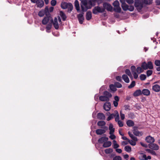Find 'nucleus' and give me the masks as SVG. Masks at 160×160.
I'll list each match as a JSON object with an SVG mask.
<instances>
[{"label": "nucleus", "instance_id": "54", "mask_svg": "<svg viewBox=\"0 0 160 160\" xmlns=\"http://www.w3.org/2000/svg\"><path fill=\"white\" fill-rule=\"evenodd\" d=\"M155 64L157 66H160V60H157L155 61Z\"/></svg>", "mask_w": 160, "mask_h": 160}, {"label": "nucleus", "instance_id": "38", "mask_svg": "<svg viewBox=\"0 0 160 160\" xmlns=\"http://www.w3.org/2000/svg\"><path fill=\"white\" fill-rule=\"evenodd\" d=\"M113 148L114 149H117L119 146V145L117 143L116 140H114L113 141Z\"/></svg>", "mask_w": 160, "mask_h": 160}, {"label": "nucleus", "instance_id": "31", "mask_svg": "<svg viewBox=\"0 0 160 160\" xmlns=\"http://www.w3.org/2000/svg\"><path fill=\"white\" fill-rule=\"evenodd\" d=\"M60 15L63 21L66 20L67 17L63 12L60 11Z\"/></svg>", "mask_w": 160, "mask_h": 160}, {"label": "nucleus", "instance_id": "20", "mask_svg": "<svg viewBox=\"0 0 160 160\" xmlns=\"http://www.w3.org/2000/svg\"><path fill=\"white\" fill-rule=\"evenodd\" d=\"M92 18V14L91 11H88L86 13V19L88 20H90Z\"/></svg>", "mask_w": 160, "mask_h": 160}, {"label": "nucleus", "instance_id": "3", "mask_svg": "<svg viewBox=\"0 0 160 160\" xmlns=\"http://www.w3.org/2000/svg\"><path fill=\"white\" fill-rule=\"evenodd\" d=\"M105 12V9L102 7L99 6H95L92 9V12L94 14H97L98 13H101Z\"/></svg>", "mask_w": 160, "mask_h": 160}, {"label": "nucleus", "instance_id": "2", "mask_svg": "<svg viewBox=\"0 0 160 160\" xmlns=\"http://www.w3.org/2000/svg\"><path fill=\"white\" fill-rule=\"evenodd\" d=\"M81 1L80 3L81 7L82 10L83 12L86 11L88 9L91 8V6H88L87 2L86 0H79Z\"/></svg>", "mask_w": 160, "mask_h": 160}, {"label": "nucleus", "instance_id": "32", "mask_svg": "<svg viewBox=\"0 0 160 160\" xmlns=\"http://www.w3.org/2000/svg\"><path fill=\"white\" fill-rule=\"evenodd\" d=\"M121 7L124 11H126L128 9V6L126 3H125L123 4H122Z\"/></svg>", "mask_w": 160, "mask_h": 160}, {"label": "nucleus", "instance_id": "14", "mask_svg": "<svg viewBox=\"0 0 160 160\" xmlns=\"http://www.w3.org/2000/svg\"><path fill=\"white\" fill-rule=\"evenodd\" d=\"M152 90L156 92H158L160 91V86L158 84H155L152 87Z\"/></svg>", "mask_w": 160, "mask_h": 160}, {"label": "nucleus", "instance_id": "26", "mask_svg": "<svg viewBox=\"0 0 160 160\" xmlns=\"http://www.w3.org/2000/svg\"><path fill=\"white\" fill-rule=\"evenodd\" d=\"M110 130L109 134L113 133L114 132L115 129L113 128V125L112 124L110 123L109 127Z\"/></svg>", "mask_w": 160, "mask_h": 160}, {"label": "nucleus", "instance_id": "64", "mask_svg": "<svg viewBox=\"0 0 160 160\" xmlns=\"http://www.w3.org/2000/svg\"><path fill=\"white\" fill-rule=\"evenodd\" d=\"M119 97L118 96H116L114 97V99L115 100L114 101L118 102L119 101Z\"/></svg>", "mask_w": 160, "mask_h": 160}, {"label": "nucleus", "instance_id": "46", "mask_svg": "<svg viewBox=\"0 0 160 160\" xmlns=\"http://www.w3.org/2000/svg\"><path fill=\"white\" fill-rule=\"evenodd\" d=\"M128 142L132 146H135L136 144V142L133 141L132 140L128 139Z\"/></svg>", "mask_w": 160, "mask_h": 160}, {"label": "nucleus", "instance_id": "34", "mask_svg": "<svg viewBox=\"0 0 160 160\" xmlns=\"http://www.w3.org/2000/svg\"><path fill=\"white\" fill-rule=\"evenodd\" d=\"M105 122L103 121H99L97 123L98 125L100 127L104 126H105Z\"/></svg>", "mask_w": 160, "mask_h": 160}, {"label": "nucleus", "instance_id": "5", "mask_svg": "<svg viewBox=\"0 0 160 160\" xmlns=\"http://www.w3.org/2000/svg\"><path fill=\"white\" fill-rule=\"evenodd\" d=\"M103 8L105 9V11L106 9L108 11L112 12V6L109 3L107 2H104L103 4Z\"/></svg>", "mask_w": 160, "mask_h": 160}, {"label": "nucleus", "instance_id": "21", "mask_svg": "<svg viewBox=\"0 0 160 160\" xmlns=\"http://www.w3.org/2000/svg\"><path fill=\"white\" fill-rule=\"evenodd\" d=\"M97 118L100 120H104L105 117L104 114L102 113L99 112L98 114Z\"/></svg>", "mask_w": 160, "mask_h": 160}, {"label": "nucleus", "instance_id": "58", "mask_svg": "<svg viewBox=\"0 0 160 160\" xmlns=\"http://www.w3.org/2000/svg\"><path fill=\"white\" fill-rule=\"evenodd\" d=\"M118 123L120 127H122L123 126V122L120 120L118 121Z\"/></svg>", "mask_w": 160, "mask_h": 160}, {"label": "nucleus", "instance_id": "63", "mask_svg": "<svg viewBox=\"0 0 160 160\" xmlns=\"http://www.w3.org/2000/svg\"><path fill=\"white\" fill-rule=\"evenodd\" d=\"M132 74L135 79H136L138 77V75L136 72H134V73H132Z\"/></svg>", "mask_w": 160, "mask_h": 160}, {"label": "nucleus", "instance_id": "43", "mask_svg": "<svg viewBox=\"0 0 160 160\" xmlns=\"http://www.w3.org/2000/svg\"><path fill=\"white\" fill-rule=\"evenodd\" d=\"M126 73L130 77H132V75L130 70L128 69H126L125 71Z\"/></svg>", "mask_w": 160, "mask_h": 160}, {"label": "nucleus", "instance_id": "53", "mask_svg": "<svg viewBox=\"0 0 160 160\" xmlns=\"http://www.w3.org/2000/svg\"><path fill=\"white\" fill-rule=\"evenodd\" d=\"M136 68L134 66H132L131 67V72L132 73H134V72H136L135 71L136 70Z\"/></svg>", "mask_w": 160, "mask_h": 160}, {"label": "nucleus", "instance_id": "44", "mask_svg": "<svg viewBox=\"0 0 160 160\" xmlns=\"http://www.w3.org/2000/svg\"><path fill=\"white\" fill-rule=\"evenodd\" d=\"M137 73L138 74H140L142 72V68L140 67H138L136 69Z\"/></svg>", "mask_w": 160, "mask_h": 160}, {"label": "nucleus", "instance_id": "55", "mask_svg": "<svg viewBox=\"0 0 160 160\" xmlns=\"http://www.w3.org/2000/svg\"><path fill=\"white\" fill-rule=\"evenodd\" d=\"M71 5H72V8H69V7L68 5L67 6L68 7L67 8L68 9V12H70L72 11L73 8V6L72 4L71 3Z\"/></svg>", "mask_w": 160, "mask_h": 160}, {"label": "nucleus", "instance_id": "17", "mask_svg": "<svg viewBox=\"0 0 160 160\" xmlns=\"http://www.w3.org/2000/svg\"><path fill=\"white\" fill-rule=\"evenodd\" d=\"M108 140V138L106 137H102L99 138L98 140V142L100 143H102L105 141H107Z\"/></svg>", "mask_w": 160, "mask_h": 160}, {"label": "nucleus", "instance_id": "60", "mask_svg": "<svg viewBox=\"0 0 160 160\" xmlns=\"http://www.w3.org/2000/svg\"><path fill=\"white\" fill-rule=\"evenodd\" d=\"M110 134V135L109 136V138L110 139H111L112 140H113V139H114L115 138L116 136L115 135H114L113 134V133H112L111 134Z\"/></svg>", "mask_w": 160, "mask_h": 160}, {"label": "nucleus", "instance_id": "12", "mask_svg": "<svg viewBox=\"0 0 160 160\" xmlns=\"http://www.w3.org/2000/svg\"><path fill=\"white\" fill-rule=\"evenodd\" d=\"M104 109L106 111H109L111 109V103L109 102H105L103 105Z\"/></svg>", "mask_w": 160, "mask_h": 160}, {"label": "nucleus", "instance_id": "40", "mask_svg": "<svg viewBox=\"0 0 160 160\" xmlns=\"http://www.w3.org/2000/svg\"><path fill=\"white\" fill-rule=\"evenodd\" d=\"M147 63L146 62H144L142 63L141 67L144 70H147Z\"/></svg>", "mask_w": 160, "mask_h": 160}, {"label": "nucleus", "instance_id": "45", "mask_svg": "<svg viewBox=\"0 0 160 160\" xmlns=\"http://www.w3.org/2000/svg\"><path fill=\"white\" fill-rule=\"evenodd\" d=\"M135 85V81H132L131 84L128 86L129 88H133Z\"/></svg>", "mask_w": 160, "mask_h": 160}, {"label": "nucleus", "instance_id": "27", "mask_svg": "<svg viewBox=\"0 0 160 160\" xmlns=\"http://www.w3.org/2000/svg\"><path fill=\"white\" fill-rule=\"evenodd\" d=\"M147 69H152L153 68V65L152 62L151 61L148 62L147 63Z\"/></svg>", "mask_w": 160, "mask_h": 160}, {"label": "nucleus", "instance_id": "4", "mask_svg": "<svg viewBox=\"0 0 160 160\" xmlns=\"http://www.w3.org/2000/svg\"><path fill=\"white\" fill-rule=\"evenodd\" d=\"M53 19L50 16H46L45 17L42 21V23L43 25H46L50 22H52Z\"/></svg>", "mask_w": 160, "mask_h": 160}, {"label": "nucleus", "instance_id": "10", "mask_svg": "<svg viewBox=\"0 0 160 160\" xmlns=\"http://www.w3.org/2000/svg\"><path fill=\"white\" fill-rule=\"evenodd\" d=\"M84 13H79L77 16V18L80 24H82L84 20V17L83 16Z\"/></svg>", "mask_w": 160, "mask_h": 160}, {"label": "nucleus", "instance_id": "29", "mask_svg": "<svg viewBox=\"0 0 160 160\" xmlns=\"http://www.w3.org/2000/svg\"><path fill=\"white\" fill-rule=\"evenodd\" d=\"M127 125L129 127L133 126L134 123L133 121L132 120H128L126 122Z\"/></svg>", "mask_w": 160, "mask_h": 160}, {"label": "nucleus", "instance_id": "1", "mask_svg": "<svg viewBox=\"0 0 160 160\" xmlns=\"http://www.w3.org/2000/svg\"><path fill=\"white\" fill-rule=\"evenodd\" d=\"M152 2H148V0H135L134 6L138 12H140L143 8V4H150Z\"/></svg>", "mask_w": 160, "mask_h": 160}, {"label": "nucleus", "instance_id": "24", "mask_svg": "<svg viewBox=\"0 0 160 160\" xmlns=\"http://www.w3.org/2000/svg\"><path fill=\"white\" fill-rule=\"evenodd\" d=\"M111 144L112 142L111 141H107L104 142L102 146L104 148H106L110 147Z\"/></svg>", "mask_w": 160, "mask_h": 160}, {"label": "nucleus", "instance_id": "25", "mask_svg": "<svg viewBox=\"0 0 160 160\" xmlns=\"http://www.w3.org/2000/svg\"><path fill=\"white\" fill-rule=\"evenodd\" d=\"M99 100L102 102L106 101L107 102L109 101V100L108 99V98H107V97H105L104 95L103 96H99Z\"/></svg>", "mask_w": 160, "mask_h": 160}, {"label": "nucleus", "instance_id": "62", "mask_svg": "<svg viewBox=\"0 0 160 160\" xmlns=\"http://www.w3.org/2000/svg\"><path fill=\"white\" fill-rule=\"evenodd\" d=\"M116 79L119 82L122 81L121 77L120 76H118L116 77Z\"/></svg>", "mask_w": 160, "mask_h": 160}, {"label": "nucleus", "instance_id": "28", "mask_svg": "<svg viewBox=\"0 0 160 160\" xmlns=\"http://www.w3.org/2000/svg\"><path fill=\"white\" fill-rule=\"evenodd\" d=\"M52 22H50L47 24L46 27V31L47 32H50V30L52 28Z\"/></svg>", "mask_w": 160, "mask_h": 160}, {"label": "nucleus", "instance_id": "59", "mask_svg": "<svg viewBox=\"0 0 160 160\" xmlns=\"http://www.w3.org/2000/svg\"><path fill=\"white\" fill-rule=\"evenodd\" d=\"M120 115L121 119L122 120H123L125 118V115L124 114L122 113L121 111L120 112Z\"/></svg>", "mask_w": 160, "mask_h": 160}, {"label": "nucleus", "instance_id": "50", "mask_svg": "<svg viewBox=\"0 0 160 160\" xmlns=\"http://www.w3.org/2000/svg\"><path fill=\"white\" fill-rule=\"evenodd\" d=\"M114 114L112 113L111 114L107 119V120L108 121L110 120L111 119L113 118L114 117Z\"/></svg>", "mask_w": 160, "mask_h": 160}, {"label": "nucleus", "instance_id": "47", "mask_svg": "<svg viewBox=\"0 0 160 160\" xmlns=\"http://www.w3.org/2000/svg\"><path fill=\"white\" fill-rule=\"evenodd\" d=\"M140 78L141 80H144L146 78V76L145 74H142L140 76Z\"/></svg>", "mask_w": 160, "mask_h": 160}, {"label": "nucleus", "instance_id": "61", "mask_svg": "<svg viewBox=\"0 0 160 160\" xmlns=\"http://www.w3.org/2000/svg\"><path fill=\"white\" fill-rule=\"evenodd\" d=\"M126 1L128 4H130L133 3L134 1L133 0H125Z\"/></svg>", "mask_w": 160, "mask_h": 160}, {"label": "nucleus", "instance_id": "57", "mask_svg": "<svg viewBox=\"0 0 160 160\" xmlns=\"http://www.w3.org/2000/svg\"><path fill=\"white\" fill-rule=\"evenodd\" d=\"M57 3V1L56 0H52L51 2V4L52 6H55Z\"/></svg>", "mask_w": 160, "mask_h": 160}, {"label": "nucleus", "instance_id": "56", "mask_svg": "<svg viewBox=\"0 0 160 160\" xmlns=\"http://www.w3.org/2000/svg\"><path fill=\"white\" fill-rule=\"evenodd\" d=\"M134 8L133 6L131 5L130 6H128V10L129 11L132 12L134 10Z\"/></svg>", "mask_w": 160, "mask_h": 160}, {"label": "nucleus", "instance_id": "22", "mask_svg": "<svg viewBox=\"0 0 160 160\" xmlns=\"http://www.w3.org/2000/svg\"><path fill=\"white\" fill-rule=\"evenodd\" d=\"M74 6L78 12H79L80 11V6L79 2L78 0H75L74 2Z\"/></svg>", "mask_w": 160, "mask_h": 160}, {"label": "nucleus", "instance_id": "7", "mask_svg": "<svg viewBox=\"0 0 160 160\" xmlns=\"http://www.w3.org/2000/svg\"><path fill=\"white\" fill-rule=\"evenodd\" d=\"M103 128L104 129H97L96 130L95 132L97 135H101L104 133L106 132V130H107L108 128L107 127L105 126Z\"/></svg>", "mask_w": 160, "mask_h": 160}, {"label": "nucleus", "instance_id": "8", "mask_svg": "<svg viewBox=\"0 0 160 160\" xmlns=\"http://www.w3.org/2000/svg\"><path fill=\"white\" fill-rule=\"evenodd\" d=\"M149 147L151 149L154 150H157L159 149V146L156 144L153 143L149 144L148 145Z\"/></svg>", "mask_w": 160, "mask_h": 160}, {"label": "nucleus", "instance_id": "13", "mask_svg": "<svg viewBox=\"0 0 160 160\" xmlns=\"http://www.w3.org/2000/svg\"><path fill=\"white\" fill-rule=\"evenodd\" d=\"M136 127H134V129L133 130V134L136 136H141L142 135V133L141 132H139L138 131L136 130L135 128Z\"/></svg>", "mask_w": 160, "mask_h": 160}, {"label": "nucleus", "instance_id": "42", "mask_svg": "<svg viewBox=\"0 0 160 160\" xmlns=\"http://www.w3.org/2000/svg\"><path fill=\"white\" fill-rule=\"evenodd\" d=\"M114 85H115L116 88H119L122 87V84L119 82H115L114 83Z\"/></svg>", "mask_w": 160, "mask_h": 160}, {"label": "nucleus", "instance_id": "9", "mask_svg": "<svg viewBox=\"0 0 160 160\" xmlns=\"http://www.w3.org/2000/svg\"><path fill=\"white\" fill-rule=\"evenodd\" d=\"M68 5L70 8H72V5H71L70 2H63L61 3V7L62 9H66L67 8V6Z\"/></svg>", "mask_w": 160, "mask_h": 160}, {"label": "nucleus", "instance_id": "15", "mask_svg": "<svg viewBox=\"0 0 160 160\" xmlns=\"http://www.w3.org/2000/svg\"><path fill=\"white\" fill-rule=\"evenodd\" d=\"M52 23L53 26L56 29H58L59 28V25L58 22V19L56 17H55L54 21H53Z\"/></svg>", "mask_w": 160, "mask_h": 160}, {"label": "nucleus", "instance_id": "18", "mask_svg": "<svg viewBox=\"0 0 160 160\" xmlns=\"http://www.w3.org/2000/svg\"><path fill=\"white\" fill-rule=\"evenodd\" d=\"M142 95V91L140 89L136 90L133 93V95L134 97H137Z\"/></svg>", "mask_w": 160, "mask_h": 160}, {"label": "nucleus", "instance_id": "48", "mask_svg": "<svg viewBox=\"0 0 160 160\" xmlns=\"http://www.w3.org/2000/svg\"><path fill=\"white\" fill-rule=\"evenodd\" d=\"M45 14V12H44L43 10H41V11H40L39 12L38 14L39 16L40 17H43V16H44V15Z\"/></svg>", "mask_w": 160, "mask_h": 160}, {"label": "nucleus", "instance_id": "52", "mask_svg": "<svg viewBox=\"0 0 160 160\" xmlns=\"http://www.w3.org/2000/svg\"><path fill=\"white\" fill-rule=\"evenodd\" d=\"M152 70H148L146 72L147 75L148 77L151 76L152 73Z\"/></svg>", "mask_w": 160, "mask_h": 160}, {"label": "nucleus", "instance_id": "41", "mask_svg": "<svg viewBox=\"0 0 160 160\" xmlns=\"http://www.w3.org/2000/svg\"><path fill=\"white\" fill-rule=\"evenodd\" d=\"M44 12H45V14L46 16H50L48 8L47 6L45 7L44 10Z\"/></svg>", "mask_w": 160, "mask_h": 160}, {"label": "nucleus", "instance_id": "6", "mask_svg": "<svg viewBox=\"0 0 160 160\" xmlns=\"http://www.w3.org/2000/svg\"><path fill=\"white\" fill-rule=\"evenodd\" d=\"M138 158L141 160H150L151 158L150 156H148V157H147L146 154L141 153H140V155Z\"/></svg>", "mask_w": 160, "mask_h": 160}, {"label": "nucleus", "instance_id": "39", "mask_svg": "<svg viewBox=\"0 0 160 160\" xmlns=\"http://www.w3.org/2000/svg\"><path fill=\"white\" fill-rule=\"evenodd\" d=\"M124 150L127 152H130L131 151V147L129 146H126L124 148Z\"/></svg>", "mask_w": 160, "mask_h": 160}, {"label": "nucleus", "instance_id": "33", "mask_svg": "<svg viewBox=\"0 0 160 160\" xmlns=\"http://www.w3.org/2000/svg\"><path fill=\"white\" fill-rule=\"evenodd\" d=\"M113 10L116 12L120 13L121 12V9L120 6L115 7Z\"/></svg>", "mask_w": 160, "mask_h": 160}, {"label": "nucleus", "instance_id": "16", "mask_svg": "<svg viewBox=\"0 0 160 160\" xmlns=\"http://www.w3.org/2000/svg\"><path fill=\"white\" fill-rule=\"evenodd\" d=\"M142 94L145 96H148L150 95V92L148 89H143L142 91Z\"/></svg>", "mask_w": 160, "mask_h": 160}, {"label": "nucleus", "instance_id": "51", "mask_svg": "<svg viewBox=\"0 0 160 160\" xmlns=\"http://www.w3.org/2000/svg\"><path fill=\"white\" fill-rule=\"evenodd\" d=\"M122 158L119 156H116L113 158V160H122Z\"/></svg>", "mask_w": 160, "mask_h": 160}, {"label": "nucleus", "instance_id": "19", "mask_svg": "<svg viewBox=\"0 0 160 160\" xmlns=\"http://www.w3.org/2000/svg\"><path fill=\"white\" fill-rule=\"evenodd\" d=\"M36 3L38 7L41 8L43 6L44 2L43 0H38Z\"/></svg>", "mask_w": 160, "mask_h": 160}, {"label": "nucleus", "instance_id": "23", "mask_svg": "<svg viewBox=\"0 0 160 160\" xmlns=\"http://www.w3.org/2000/svg\"><path fill=\"white\" fill-rule=\"evenodd\" d=\"M103 95L108 98V99L109 101V98L112 97V95L111 93L107 91H105L103 93Z\"/></svg>", "mask_w": 160, "mask_h": 160}, {"label": "nucleus", "instance_id": "37", "mask_svg": "<svg viewBox=\"0 0 160 160\" xmlns=\"http://www.w3.org/2000/svg\"><path fill=\"white\" fill-rule=\"evenodd\" d=\"M97 1V0H90L89 1L90 6L92 7V6H95V3Z\"/></svg>", "mask_w": 160, "mask_h": 160}, {"label": "nucleus", "instance_id": "11", "mask_svg": "<svg viewBox=\"0 0 160 160\" xmlns=\"http://www.w3.org/2000/svg\"><path fill=\"white\" fill-rule=\"evenodd\" d=\"M145 141L151 144L154 142L155 139L149 136L146 138Z\"/></svg>", "mask_w": 160, "mask_h": 160}, {"label": "nucleus", "instance_id": "36", "mask_svg": "<svg viewBox=\"0 0 160 160\" xmlns=\"http://www.w3.org/2000/svg\"><path fill=\"white\" fill-rule=\"evenodd\" d=\"M113 151V150L111 148L107 149L104 150L105 152L107 154H110L112 153Z\"/></svg>", "mask_w": 160, "mask_h": 160}, {"label": "nucleus", "instance_id": "49", "mask_svg": "<svg viewBox=\"0 0 160 160\" xmlns=\"http://www.w3.org/2000/svg\"><path fill=\"white\" fill-rule=\"evenodd\" d=\"M113 5L115 7L120 6L119 3L118 1L116 0L113 3Z\"/></svg>", "mask_w": 160, "mask_h": 160}, {"label": "nucleus", "instance_id": "30", "mask_svg": "<svg viewBox=\"0 0 160 160\" xmlns=\"http://www.w3.org/2000/svg\"><path fill=\"white\" fill-rule=\"evenodd\" d=\"M122 78L123 80L126 83H129V79L128 76L126 74H124L122 76Z\"/></svg>", "mask_w": 160, "mask_h": 160}, {"label": "nucleus", "instance_id": "35", "mask_svg": "<svg viewBox=\"0 0 160 160\" xmlns=\"http://www.w3.org/2000/svg\"><path fill=\"white\" fill-rule=\"evenodd\" d=\"M111 90L113 92H115L117 90V88L114 85L111 84L109 86Z\"/></svg>", "mask_w": 160, "mask_h": 160}]
</instances>
